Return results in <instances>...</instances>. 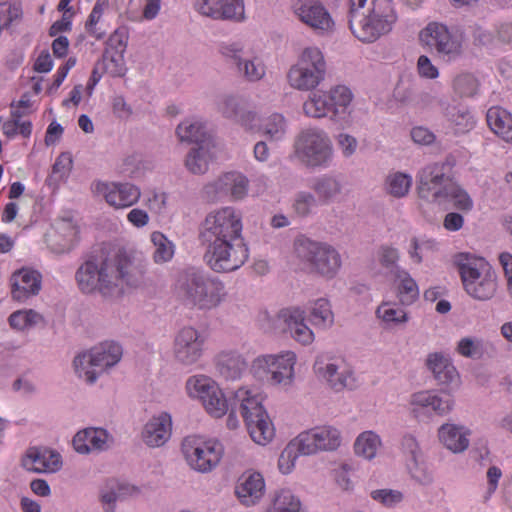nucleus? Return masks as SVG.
Returning a JSON list of instances; mask_svg holds the SVG:
<instances>
[{
    "instance_id": "16",
    "label": "nucleus",
    "mask_w": 512,
    "mask_h": 512,
    "mask_svg": "<svg viewBox=\"0 0 512 512\" xmlns=\"http://www.w3.org/2000/svg\"><path fill=\"white\" fill-rule=\"evenodd\" d=\"M340 443V432L332 426L316 427L297 437V447L301 455H312L318 451H333L340 446Z\"/></svg>"
},
{
    "instance_id": "14",
    "label": "nucleus",
    "mask_w": 512,
    "mask_h": 512,
    "mask_svg": "<svg viewBox=\"0 0 512 512\" xmlns=\"http://www.w3.org/2000/svg\"><path fill=\"white\" fill-rule=\"evenodd\" d=\"M186 388L191 397L201 400L206 411L216 417L225 415L230 407V398H226L221 389L210 378L205 376L190 377ZM233 392H229L231 397Z\"/></svg>"
},
{
    "instance_id": "61",
    "label": "nucleus",
    "mask_w": 512,
    "mask_h": 512,
    "mask_svg": "<svg viewBox=\"0 0 512 512\" xmlns=\"http://www.w3.org/2000/svg\"><path fill=\"white\" fill-rule=\"evenodd\" d=\"M202 197L208 202H216L226 196L222 183V178L219 176L212 182L207 183L202 189Z\"/></svg>"
},
{
    "instance_id": "18",
    "label": "nucleus",
    "mask_w": 512,
    "mask_h": 512,
    "mask_svg": "<svg viewBox=\"0 0 512 512\" xmlns=\"http://www.w3.org/2000/svg\"><path fill=\"white\" fill-rule=\"evenodd\" d=\"M205 338L193 327H184L174 340V357L182 365H192L202 356Z\"/></svg>"
},
{
    "instance_id": "20",
    "label": "nucleus",
    "mask_w": 512,
    "mask_h": 512,
    "mask_svg": "<svg viewBox=\"0 0 512 512\" xmlns=\"http://www.w3.org/2000/svg\"><path fill=\"white\" fill-rule=\"evenodd\" d=\"M217 111L227 120L254 131L257 127V114L250 110L245 101L236 95H224L217 104Z\"/></svg>"
},
{
    "instance_id": "28",
    "label": "nucleus",
    "mask_w": 512,
    "mask_h": 512,
    "mask_svg": "<svg viewBox=\"0 0 512 512\" xmlns=\"http://www.w3.org/2000/svg\"><path fill=\"white\" fill-rule=\"evenodd\" d=\"M77 227L70 219H60L54 224V232L46 237L52 252L61 254L73 248L77 236Z\"/></svg>"
},
{
    "instance_id": "38",
    "label": "nucleus",
    "mask_w": 512,
    "mask_h": 512,
    "mask_svg": "<svg viewBox=\"0 0 512 512\" xmlns=\"http://www.w3.org/2000/svg\"><path fill=\"white\" fill-rule=\"evenodd\" d=\"M181 142L195 143L196 146L204 143H213L207 135L205 126L198 121L185 120L176 129Z\"/></svg>"
},
{
    "instance_id": "1",
    "label": "nucleus",
    "mask_w": 512,
    "mask_h": 512,
    "mask_svg": "<svg viewBox=\"0 0 512 512\" xmlns=\"http://www.w3.org/2000/svg\"><path fill=\"white\" fill-rule=\"evenodd\" d=\"M241 214L232 207L208 213L199 229V241L205 248L204 260L216 273H229L242 267L249 257L242 236Z\"/></svg>"
},
{
    "instance_id": "45",
    "label": "nucleus",
    "mask_w": 512,
    "mask_h": 512,
    "mask_svg": "<svg viewBox=\"0 0 512 512\" xmlns=\"http://www.w3.org/2000/svg\"><path fill=\"white\" fill-rule=\"evenodd\" d=\"M297 64L314 73L318 71L320 75L325 76L326 74V61L320 49L316 47L306 48L302 52Z\"/></svg>"
},
{
    "instance_id": "29",
    "label": "nucleus",
    "mask_w": 512,
    "mask_h": 512,
    "mask_svg": "<svg viewBox=\"0 0 512 512\" xmlns=\"http://www.w3.org/2000/svg\"><path fill=\"white\" fill-rule=\"evenodd\" d=\"M410 404L414 415H416L420 409H430L437 415H446L452 411L454 400L449 394L440 397L429 391H422L411 396Z\"/></svg>"
},
{
    "instance_id": "23",
    "label": "nucleus",
    "mask_w": 512,
    "mask_h": 512,
    "mask_svg": "<svg viewBox=\"0 0 512 512\" xmlns=\"http://www.w3.org/2000/svg\"><path fill=\"white\" fill-rule=\"evenodd\" d=\"M96 191L101 194L106 202L115 208H126L138 202L140 189L128 182L97 183Z\"/></svg>"
},
{
    "instance_id": "40",
    "label": "nucleus",
    "mask_w": 512,
    "mask_h": 512,
    "mask_svg": "<svg viewBox=\"0 0 512 512\" xmlns=\"http://www.w3.org/2000/svg\"><path fill=\"white\" fill-rule=\"evenodd\" d=\"M309 321L316 327L329 328L334 323V314L327 299L320 298L309 308Z\"/></svg>"
},
{
    "instance_id": "27",
    "label": "nucleus",
    "mask_w": 512,
    "mask_h": 512,
    "mask_svg": "<svg viewBox=\"0 0 512 512\" xmlns=\"http://www.w3.org/2000/svg\"><path fill=\"white\" fill-rule=\"evenodd\" d=\"M73 447L80 454H89L92 451H104L113 444V436L103 428L89 427L75 434Z\"/></svg>"
},
{
    "instance_id": "25",
    "label": "nucleus",
    "mask_w": 512,
    "mask_h": 512,
    "mask_svg": "<svg viewBox=\"0 0 512 512\" xmlns=\"http://www.w3.org/2000/svg\"><path fill=\"white\" fill-rule=\"evenodd\" d=\"M426 366L433 374L438 385L452 391L460 386V375L450 358L442 353L435 352L427 356Z\"/></svg>"
},
{
    "instance_id": "9",
    "label": "nucleus",
    "mask_w": 512,
    "mask_h": 512,
    "mask_svg": "<svg viewBox=\"0 0 512 512\" xmlns=\"http://www.w3.org/2000/svg\"><path fill=\"white\" fill-rule=\"evenodd\" d=\"M121 357L122 347L118 343L104 342L75 357V372L87 383L93 384L101 372L116 365Z\"/></svg>"
},
{
    "instance_id": "51",
    "label": "nucleus",
    "mask_w": 512,
    "mask_h": 512,
    "mask_svg": "<svg viewBox=\"0 0 512 512\" xmlns=\"http://www.w3.org/2000/svg\"><path fill=\"white\" fill-rule=\"evenodd\" d=\"M262 129L271 140H280L286 133V120L283 115L274 113L264 120Z\"/></svg>"
},
{
    "instance_id": "26",
    "label": "nucleus",
    "mask_w": 512,
    "mask_h": 512,
    "mask_svg": "<svg viewBox=\"0 0 512 512\" xmlns=\"http://www.w3.org/2000/svg\"><path fill=\"white\" fill-rule=\"evenodd\" d=\"M23 467L35 473H55L62 467L61 455L48 448L31 447L22 460Z\"/></svg>"
},
{
    "instance_id": "17",
    "label": "nucleus",
    "mask_w": 512,
    "mask_h": 512,
    "mask_svg": "<svg viewBox=\"0 0 512 512\" xmlns=\"http://www.w3.org/2000/svg\"><path fill=\"white\" fill-rule=\"evenodd\" d=\"M425 43L443 59L450 61L462 52L461 42L450 34L447 27L437 23L429 24L421 33Z\"/></svg>"
},
{
    "instance_id": "63",
    "label": "nucleus",
    "mask_w": 512,
    "mask_h": 512,
    "mask_svg": "<svg viewBox=\"0 0 512 512\" xmlns=\"http://www.w3.org/2000/svg\"><path fill=\"white\" fill-rule=\"evenodd\" d=\"M409 471L411 477L421 485H430L433 482L432 474L426 467L420 465L417 460L409 464Z\"/></svg>"
},
{
    "instance_id": "11",
    "label": "nucleus",
    "mask_w": 512,
    "mask_h": 512,
    "mask_svg": "<svg viewBox=\"0 0 512 512\" xmlns=\"http://www.w3.org/2000/svg\"><path fill=\"white\" fill-rule=\"evenodd\" d=\"M182 452L192 469L208 473L219 464L224 450L218 441L188 436L182 442Z\"/></svg>"
},
{
    "instance_id": "55",
    "label": "nucleus",
    "mask_w": 512,
    "mask_h": 512,
    "mask_svg": "<svg viewBox=\"0 0 512 512\" xmlns=\"http://www.w3.org/2000/svg\"><path fill=\"white\" fill-rule=\"evenodd\" d=\"M127 42L128 32L126 28L120 27L109 36L104 52L124 54L126 51Z\"/></svg>"
},
{
    "instance_id": "34",
    "label": "nucleus",
    "mask_w": 512,
    "mask_h": 512,
    "mask_svg": "<svg viewBox=\"0 0 512 512\" xmlns=\"http://www.w3.org/2000/svg\"><path fill=\"white\" fill-rule=\"evenodd\" d=\"M470 430L464 426L445 423L438 429L440 442L453 453H462L469 446Z\"/></svg>"
},
{
    "instance_id": "48",
    "label": "nucleus",
    "mask_w": 512,
    "mask_h": 512,
    "mask_svg": "<svg viewBox=\"0 0 512 512\" xmlns=\"http://www.w3.org/2000/svg\"><path fill=\"white\" fill-rule=\"evenodd\" d=\"M478 79L470 73H462L453 81L454 92L460 97H473L479 90Z\"/></svg>"
},
{
    "instance_id": "22",
    "label": "nucleus",
    "mask_w": 512,
    "mask_h": 512,
    "mask_svg": "<svg viewBox=\"0 0 512 512\" xmlns=\"http://www.w3.org/2000/svg\"><path fill=\"white\" fill-rule=\"evenodd\" d=\"M173 421L170 413L161 411L152 415L144 424L141 440L150 448L164 446L172 435Z\"/></svg>"
},
{
    "instance_id": "12",
    "label": "nucleus",
    "mask_w": 512,
    "mask_h": 512,
    "mask_svg": "<svg viewBox=\"0 0 512 512\" xmlns=\"http://www.w3.org/2000/svg\"><path fill=\"white\" fill-rule=\"evenodd\" d=\"M296 356L287 351L279 355H264L256 358L252 369L254 374L273 385L288 386L294 378Z\"/></svg>"
},
{
    "instance_id": "35",
    "label": "nucleus",
    "mask_w": 512,
    "mask_h": 512,
    "mask_svg": "<svg viewBox=\"0 0 512 512\" xmlns=\"http://www.w3.org/2000/svg\"><path fill=\"white\" fill-rule=\"evenodd\" d=\"M214 143H204L193 147L187 153L184 165L186 169L194 175H203L209 169V163L213 159Z\"/></svg>"
},
{
    "instance_id": "64",
    "label": "nucleus",
    "mask_w": 512,
    "mask_h": 512,
    "mask_svg": "<svg viewBox=\"0 0 512 512\" xmlns=\"http://www.w3.org/2000/svg\"><path fill=\"white\" fill-rule=\"evenodd\" d=\"M371 497L387 506L393 505L402 500V494L400 492L388 489L374 490L371 493Z\"/></svg>"
},
{
    "instance_id": "4",
    "label": "nucleus",
    "mask_w": 512,
    "mask_h": 512,
    "mask_svg": "<svg viewBox=\"0 0 512 512\" xmlns=\"http://www.w3.org/2000/svg\"><path fill=\"white\" fill-rule=\"evenodd\" d=\"M396 18L391 0H349V28L362 42L373 43L389 33Z\"/></svg>"
},
{
    "instance_id": "21",
    "label": "nucleus",
    "mask_w": 512,
    "mask_h": 512,
    "mask_svg": "<svg viewBox=\"0 0 512 512\" xmlns=\"http://www.w3.org/2000/svg\"><path fill=\"white\" fill-rule=\"evenodd\" d=\"M313 368L318 378L325 381L327 385L336 392L344 389H354L356 387L353 373L348 370L342 362L338 364L318 357Z\"/></svg>"
},
{
    "instance_id": "41",
    "label": "nucleus",
    "mask_w": 512,
    "mask_h": 512,
    "mask_svg": "<svg viewBox=\"0 0 512 512\" xmlns=\"http://www.w3.org/2000/svg\"><path fill=\"white\" fill-rule=\"evenodd\" d=\"M224 192L226 196L233 200H239L245 197L248 191L247 178L238 172H228L221 175Z\"/></svg>"
},
{
    "instance_id": "60",
    "label": "nucleus",
    "mask_w": 512,
    "mask_h": 512,
    "mask_svg": "<svg viewBox=\"0 0 512 512\" xmlns=\"http://www.w3.org/2000/svg\"><path fill=\"white\" fill-rule=\"evenodd\" d=\"M106 6L107 0H98L95 6L93 7L88 17V20L85 24V28L88 31V33L94 35L97 39L102 38L103 33H97L95 26L99 22Z\"/></svg>"
},
{
    "instance_id": "6",
    "label": "nucleus",
    "mask_w": 512,
    "mask_h": 512,
    "mask_svg": "<svg viewBox=\"0 0 512 512\" xmlns=\"http://www.w3.org/2000/svg\"><path fill=\"white\" fill-rule=\"evenodd\" d=\"M237 409L241 413L248 432L255 443L265 445L272 440L274 427L271 420L260 401L243 387L233 391L230 397L229 415L227 418V426L230 429L238 427Z\"/></svg>"
},
{
    "instance_id": "32",
    "label": "nucleus",
    "mask_w": 512,
    "mask_h": 512,
    "mask_svg": "<svg viewBox=\"0 0 512 512\" xmlns=\"http://www.w3.org/2000/svg\"><path fill=\"white\" fill-rule=\"evenodd\" d=\"M41 288V277L36 271L22 269L12 276V297L17 301L38 294Z\"/></svg>"
},
{
    "instance_id": "43",
    "label": "nucleus",
    "mask_w": 512,
    "mask_h": 512,
    "mask_svg": "<svg viewBox=\"0 0 512 512\" xmlns=\"http://www.w3.org/2000/svg\"><path fill=\"white\" fill-rule=\"evenodd\" d=\"M381 444L380 438L372 431L360 434L354 444L355 453L365 459L371 460Z\"/></svg>"
},
{
    "instance_id": "47",
    "label": "nucleus",
    "mask_w": 512,
    "mask_h": 512,
    "mask_svg": "<svg viewBox=\"0 0 512 512\" xmlns=\"http://www.w3.org/2000/svg\"><path fill=\"white\" fill-rule=\"evenodd\" d=\"M151 241L155 247L153 259L156 263H165L173 257V244L163 233L153 232L151 234Z\"/></svg>"
},
{
    "instance_id": "8",
    "label": "nucleus",
    "mask_w": 512,
    "mask_h": 512,
    "mask_svg": "<svg viewBox=\"0 0 512 512\" xmlns=\"http://www.w3.org/2000/svg\"><path fill=\"white\" fill-rule=\"evenodd\" d=\"M294 156L307 168L327 167L333 158V144L320 128L303 129L294 141Z\"/></svg>"
},
{
    "instance_id": "50",
    "label": "nucleus",
    "mask_w": 512,
    "mask_h": 512,
    "mask_svg": "<svg viewBox=\"0 0 512 512\" xmlns=\"http://www.w3.org/2000/svg\"><path fill=\"white\" fill-rule=\"evenodd\" d=\"M331 111L334 114L344 113L352 101V93L345 86H337L328 94Z\"/></svg>"
},
{
    "instance_id": "39",
    "label": "nucleus",
    "mask_w": 512,
    "mask_h": 512,
    "mask_svg": "<svg viewBox=\"0 0 512 512\" xmlns=\"http://www.w3.org/2000/svg\"><path fill=\"white\" fill-rule=\"evenodd\" d=\"M313 190L320 201L329 204L342 194L343 186L339 179L334 176L324 175L315 180Z\"/></svg>"
},
{
    "instance_id": "33",
    "label": "nucleus",
    "mask_w": 512,
    "mask_h": 512,
    "mask_svg": "<svg viewBox=\"0 0 512 512\" xmlns=\"http://www.w3.org/2000/svg\"><path fill=\"white\" fill-rule=\"evenodd\" d=\"M215 364L218 374L226 381L241 379L247 368L245 359L236 351L219 353L215 358Z\"/></svg>"
},
{
    "instance_id": "2",
    "label": "nucleus",
    "mask_w": 512,
    "mask_h": 512,
    "mask_svg": "<svg viewBox=\"0 0 512 512\" xmlns=\"http://www.w3.org/2000/svg\"><path fill=\"white\" fill-rule=\"evenodd\" d=\"M75 279L85 294L98 292L103 297H117L124 293L125 287H136L141 282V272L125 252L100 250L77 269Z\"/></svg>"
},
{
    "instance_id": "52",
    "label": "nucleus",
    "mask_w": 512,
    "mask_h": 512,
    "mask_svg": "<svg viewBox=\"0 0 512 512\" xmlns=\"http://www.w3.org/2000/svg\"><path fill=\"white\" fill-rule=\"evenodd\" d=\"M100 65L112 77H122L125 75L124 54L104 52Z\"/></svg>"
},
{
    "instance_id": "30",
    "label": "nucleus",
    "mask_w": 512,
    "mask_h": 512,
    "mask_svg": "<svg viewBox=\"0 0 512 512\" xmlns=\"http://www.w3.org/2000/svg\"><path fill=\"white\" fill-rule=\"evenodd\" d=\"M264 488V479L260 473L247 472L238 479L235 493L243 504L249 506L263 496Z\"/></svg>"
},
{
    "instance_id": "56",
    "label": "nucleus",
    "mask_w": 512,
    "mask_h": 512,
    "mask_svg": "<svg viewBox=\"0 0 512 512\" xmlns=\"http://www.w3.org/2000/svg\"><path fill=\"white\" fill-rule=\"evenodd\" d=\"M377 256L382 267L391 272L397 268V263L400 259V254L397 248L391 245H382L378 249Z\"/></svg>"
},
{
    "instance_id": "44",
    "label": "nucleus",
    "mask_w": 512,
    "mask_h": 512,
    "mask_svg": "<svg viewBox=\"0 0 512 512\" xmlns=\"http://www.w3.org/2000/svg\"><path fill=\"white\" fill-rule=\"evenodd\" d=\"M300 501L290 490H280L275 493L268 512H299Z\"/></svg>"
},
{
    "instance_id": "58",
    "label": "nucleus",
    "mask_w": 512,
    "mask_h": 512,
    "mask_svg": "<svg viewBox=\"0 0 512 512\" xmlns=\"http://www.w3.org/2000/svg\"><path fill=\"white\" fill-rule=\"evenodd\" d=\"M317 199L309 192H300L297 194L293 208L295 213L300 217L308 216L312 209L316 207Z\"/></svg>"
},
{
    "instance_id": "57",
    "label": "nucleus",
    "mask_w": 512,
    "mask_h": 512,
    "mask_svg": "<svg viewBox=\"0 0 512 512\" xmlns=\"http://www.w3.org/2000/svg\"><path fill=\"white\" fill-rule=\"evenodd\" d=\"M297 452L299 453L296 439L295 441L290 442L280 454L278 467L283 474H288L292 471L297 458Z\"/></svg>"
},
{
    "instance_id": "42",
    "label": "nucleus",
    "mask_w": 512,
    "mask_h": 512,
    "mask_svg": "<svg viewBox=\"0 0 512 512\" xmlns=\"http://www.w3.org/2000/svg\"><path fill=\"white\" fill-rule=\"evenodd\" d=\"M303 110L309 117H325L331 111L328 94L322 91L312 92L304 102Z\"/></svg>"
},
{
    "instance_id": "37",
    "label": "nucleus",
    "mask_w": 512,
    "mask_h": 512,
    "mask_svg": "<svg viewBox=\"0 0 512 512\" xmlns=\"http://www.w3.org/2000/svg\"><path fill=\"white\" fill-rule=\"evenodd\" d=\"M324 77L325 76L318 74V71L314 73L297 63L290 68L287 75L289 84L293 88L304 91L314 89L324 80Z\"/></svg>"
},
{
    "instance_id": "3",
    "label": "nucleus",
    "mask_w": 512,
    "mask_h": 512,
    "mask_svg": "<svg viewBox=\"0 0 512 512\" xmlns=\"http://www.w3.org/2000/svg\"><path fill=\"white\" fill-rule=\"evenodd\" d=\"M455 160L429 163L417 174V194L419 199L438 205H451L453 208L468 212L473 201L468 193L456 182L454 177Z\"/></svg>"
},
{
    "instance_id": "62",
    "label": "nucleus",
    "mask_w": 512,
    "mask_h": 512,
    "mask_svg": "<svg viewBox=\"0 0 512 512\" xmlns=\"http://www.w3.org/2000/svg\"><path fill=\"white\" fill-rule=\"evenodd\" d=\"M336 142L343 156L346 158L353 156L357 151L358 141L354 136L348 133L338 134Z\"/></svg>"
},
{
    "instance_id": "13",
    "label": "nucleus",
    "mask_w": 512,
    "mask_h": 512,
    "mask_svg": "<svg viewBox=\"0 0 512 512\" xmlns=\"http://www.w3.org/2000/svg\"><path fill=\"white\" fill-rule=\"evenodd\" d=\"M220 52L235 73L249 82H257L265 76V65L240 42L224 43Z\"/></svg>"
},
{
    "instance_id": "19",
    "label": "nucleus",
    "mask_w": 512,
    "mask_h": 512,
    "mask_svg": "<svg viewBox=\"0 0 512 512\" xmlns=\"http://www.w3.org/2000/svg\"><path fill=\"white\" fill-rule=\"evenodd\" d=\"M292 9L301 22L315 31L332 30L334 21L320 0H292Z\"/></svg>"
},
{
    "instance_id": "53",
    "label": "nucleus",
    "mask_w": 512,
    "mask_h": 512,
    "mask_svg": "<svg viewBox=\"0 0 512 512\" xmlns=\"http://www.w3.org/2000/svg\"><path fill=\"white\" fill-rule=\"evenodd\" d=\"M376 316L386 324H400L408 320L407 313L391 303L384 302L376 310Z\"/></svg>"
},
{
    "instance_id": "10",
    "label": "nucleus",
    "mask_w": 512,
    "mask_h": 512,
    "mask_svg": "<svg viewBox=\"0 0 512 512\" xmlns=\"http://www.w3.org/2000/svg\"><path fill=\"white\" fill-rule=\"evenodd\" d=\"M297 257L306 263L312 272L332 278L341 267V257L329 244L300 238L295 242Z\"/></svg>"
},
{
    "instance_id": "7",
    "label": "nucleus",
    "mask_w": 512,
    "mask_h": 512,
    "mask_svg": "<svg viewBox=\"0 0 512 512\" xmlns=\"http://www.w3.org/2000/svg\"><path fill=\"white\" fill-rule=\"evenodd\" d=\"M455 264L464 290L470 297L487 301L495 295L497 275L484 258L469 253H459L455 256Z\"/></svg>"
},
{
    "instance_id": "59",
    "label": "nucleus",
    "mask_w": 512,
    "mask_h": 512,
    "mask_svg": "<svg viewBox=\"0 0 512 512\" xmlns=\"http://www.w3.org/2000/svg\"><path fill=\"white\" fill-rule=\"evenodd\" d=\"M457 351L460 355L472 359H480L483 355L481 341L469 337L462 338L458 342Z\"/></svg>"
},
{
    "instance_id": "5",
    "label": "nucleus",
    "mask_w": 512,
    "mask_h": 512,
    "mask_svg": "<svg viewBox=\"0 0 512 512\" xmlns=\"http://www.w3.org/2000/svg\"><path fill=\"white\" fill-rule=\"evenodd\" d=\"M176 294L182 303L200 310L218 307L225 299V285L205 271L190 267L182 271L176 282Z\"/></svg>"
},
{
    "instance_id": "31",
    "label": "nucleus",
    "mask_w": 512,
    "mask_h": 512,
    "mask_svg": "<svg viewBox=\"0 0 512 512\" xmlns=\"http://www.w3.org/2000/svg\"><path fill=\"white\" fill-rule=\"evenodd\" d=\"M139 489L117 479H109L100 490V500L105 512H114L115 503L127 497L137 495Z\"/></svg>"
},
{
    "instance_id": "54",
    "label": "nucleus",
    "mask_w": 512,
    "mask_h": 512,
    "mask_svg": "<svg viewBox=\"0 0 512 512\" xmlns=\"http://www.w3.org/2000/svg\"><path fill=\"white\" fill-rule=\"evenodd\" d=\"M449 121L454 125L456 133H465L473 127L472 116L465 108L451 107L447 111Z\"/></svg>"
},
{
    "instance_id": "15",
    "label": "nucleus",
    "mask_w": 512,
    "mask_h": 512,
    "mask_svg": "<svg viewBox=\"0 0 512 512\" xmlns=\"http://www.w3.org/2000/svg\"><path fill=\"white\" fill-rule=\"evenodd\" d=\"M305 311L289 307L278 311L271 320V329L276 333H288L294 340L309 345L314 340L313 331L305 324Z\"/></svg>"
},
{
    "instance_id": "46",
    "label": "nucleus",
    "mask_w": 512,
    "mask_h": 512,
    "mask_svg": "<svg viewBox=\"0 0 512 512\" xmlns=\"http://www.w3.org/2000/svg\"><path fill=\"white\" fill-rule=\"evenodd\" d=\"M397 278L400 280L398 296L401 303L404 305H411L419 297L417 283L406 271H399Z\"/></svg>"
},
{
    "instance_id": "49",
    "label": "nucleus",
    "mask_w": 512,
    "mask_h": 512,
    "mask_svg": "<svg viewBox=\"0 0 512 512\" xmlns=\"http://www.w3.org/2000/svg\"><path fill=\"white\" fill-rule=\"evenodd\" d=\"M387 192L396 198L404 197L412 185L411 176L397 172L387 177Z\"/></svg>"
},
{
    "instance_id": "24",
    "label": "nucleus",
    "mask_w": 512,
    "mask_h": 512,
    "mask_svg": "<svg viewBox=\"0 0 512 512\" xmlns=\"http://www.w3.org/2000/svg\"><path fill=\"white\" fill-rule=\"evenodd\" d=\"M195 8L201 15L216 20L240 21L245 15L242 0H196Z\"/></svg>"
},
{
    "instance_id": "36",
    "label": "nucleus",
    "mask_w": 512,
    "mask_h": 512,
    "mask_svg": "<svg viewBox=\"0 0 512 512\" xmlns=\"http://www.w3.org/2000/svg\"><path fill=\"white\" fill-rule=\"evenodd\" d=\"M490 129L507 143H512V115L500 107H491L486 115Z\"/></svg>"
}]
</instances>
